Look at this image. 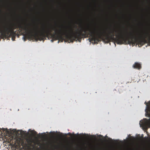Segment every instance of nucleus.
I'll use <instances>...</instances> for the list:
<instances>
[{
  "label": "nucleus",
  "mask_w": 150,
  "mask_h": 150,
  "mask_svg": "<svg viewBox=\"0 0 150 150\" xmlns=\"http://www.w3.org/2000/svg\"><path fill=\"white\" fill-rule=\"evenodd\" d=\"M31 133H33V134L35 135L37 134V132L34 130L31 131Z\"/></svg>",
  "instance_id": "11"
},
{
  "label": "nucleus",
  "mask_w": 150,
  "mask_h": 150,
  "mask_svg": "<svg viewBox=\"0 0 150 150\" xmlns=\"http://www.w3.org/2000/svg\"><path fill=\"white\" fill-rule=\"evenodd\" d=\"M145 104L146 106V108L145 109L146 112L150 113V105H148L146 102H145Z\"/></svg>",
  "instance_id": "8"
},
{
  "label": "nucleus",
  "mask_w": 150,
  "mask_h": 150,
  "mask_svg": "<svg viewBox=\"0 0 150 150\" xmlns=\"http://www.w3.org/2000/svg\"><path fill=\"white\" fill-rule=\"evenodd\" d=\"M26 40V39L24 38V40L25 41Z\"/></svg>",
  "instance_id": "14"
},
{
  "label": "nucleus",
  "mask_w": 150,
  "mask_h": 150,
  "mask_svg": "<svg viewBox=\"0 0 150 150\" xmlns=\"http://www.w3.org/2000/svg\"><path fill=\"white\" fill-rule=\"evenodd\" d=\"M18 28L22 30H24L25 31H29L30 29L27 24L19 23L17 25H6L3 26H0V33L1 35L5 38H8L13 37L15 38L16 33L14 30Z\"/></svg>",
  "instance_id": "3"
},
{
  "label": "nucleus",
  "mask_w": 150,
  "mask_h": 150,
  "mask_svg": "<svg viewBox=\"0 0 150 150\" xmlns=\"http://www.w3.org/2000/svg\"><path fill=\"white\" fill-rule=\"evenodd\" d=\"M59 29L56 28L52 27L47 28H43L42 29L43 33L40 34L35 33L33 34L32 33L30 32L27 35L29 39H34L36 41L39 40L41 41L46 39V37L49 38L50 37L52 38L51 42H53L54 40H59L58 43L59 42V40H61L63 42L64 40L63 35L67 32V30L64 28L62 26H59Z\"/></svg>",
  "instance_id": "1"
},
{
  "label": "nucleus",
  "mask_w": 150,
  "mask_h": 150,
  "mask_svg": "<svg viewBox=\"0 0 150 150\" xmlns=\"http://www.w3.org/2000/svg\"><path fill=\"white\" fill-rule=\"evenodd\" d=\"M87 34L91 37V38H88V40L90 42L94 41V42L98 41L99 39H101L104 41H107L108 43L111 40H114L117 44H122V43L125 42L126 40L123 37H117L114 38V33L117 34V31L114 28L112 29L110 28V30L108 32V34L105 35L106 33L101 32L100 30L94 28L93 30H91L88 28L87 30Z\"/></svg>",
  "instance_id": "2"
},
{
  "label": "nucleus",
  "mask_w": 150,
  "mask_h": 150,
  "mask_svg": "<svg viewBox=\"0 0 150 150\" xmlns=\"http://www.w3.org/2000/svg\"><path fill=\"white\" fill-rule=\"evenodd\" d=\"M149 103H150V101H149Z\"/></svg>",
  "instance_id": "15"
},
{
  "label": "nucleus",
  "mask_w": 150,
  "mask_h": 150,
  "mask_svg": "<svg viewBox=\"0 0 150 150\" xmlns=\"http://www.w3.org/2000/svg\"><path fill=\"white\" fill-rule=\"evenodd\" d=\"M133 67L134 69H139L141 67V66L140 63H135L133 66Z\"/></svg>",
  "instance_id": "7"
},
{
  "label": "nucleus",
  "mask_w": 150,
  "mask_h": 150,
  "mask_svg": "<svg viewBox=\"0 0 150 150\" xmlns=\"http://www.w3.org/2000/svg\"><path fill=\"white\" fill-rule=\"evenodd\" d=\"M8 132L7 128H0V135L5 137Z\"/></svg>",
  "instance_id": "6"
},
{
  "label": "nucleus",
  "mask_w": 150,
  "mask_h": 150,
  "mask_svg": "<svg viewBox=\"0 0 150 150\" xmlns=\"http://www.w3.org/2000/svg\"><path fill=\"white\" fill-rule=\"evenodd\" d=\"M15 38H13V37H12V38L13 40H15Z\"/></svg>",
  "instance_id": "12"
},
{
  "label": "nucleus",
  "mask_w": 150,
  "mask_h": 150,
  "mask_svg": "<svg viewBox=\"0 0 150 150\" xmlns=\"http://www.w3.org/2000/svg\"><path fill=\"white\" fill-rule=\"evenodd\" d=\"M146 33L143 32L139 33L137 34V35L138 36L139 38H137L136 37L134 38V40L133 35H132L131 34V35L132 37L130 38V40L129 38H128L127 37V36L128 35V33L127 30H120L119 32H117V34H119V35L117 37H123L126 40L125 42L122 43V44H127V41L128 44L133 43L135 42H137V44L138 45H140V46L142 47L143 45H144L145 43H146L148 42L149 44L148 40V41L146 40ZM150 39V37L148 39L149 40Z\"/></svg>",
  "instance_id": "4"
},
{
  "label": "nucleus",
  "mask_w": 150,
  "mask_h": 150,
  "mask_svg": "<svg viewBox=\"0 0 150 150\" xmlns=\"http://www.w3.org/2000/svg\"><path fill=\"white\" fill-rule=\"evenodd\" d=\"M88 37V34H87L86 30L83 29H81L79 32H77L73 35L66 34L65 36V38L67 40H69L72 42H73L74 41L77 40L80 42L82 38H86Z\"/></svg>",
  "instance_id": "5"
},
{
  "label": "nucleus",
  "mask_w": 150,
  "mask_h": 150,
  "mask_svg": "<svg viewBox=\"0 0 150 150\" xmlns=\"http://www.w3.org/2000/svg\"><path fill=\"white\" fill-rule=\"evenodd\" d=\"M27 143L29 145H30V144L31 143V139H26Z\"/></svg>",
  "instance_id": "9"
},
{
  "label": "nucleus",
  "mask_w": 150,
  "mask_h": 150,
  "mask_svg": "<svg viewBox=\"0 0 150 150\" xmlns=\"http://www.w3.org/2000/svg\"><path fill=\"white\" fill-rule=\"evenodd\" d=\"M145 120H146V123L148 125H150V119H149L148 120H147V119H145Z\"/></svg>",
  "instance_id": "10"
},
{
  "label": "nucleus",
  "mask_w": 150,
  "mask_h": 150,
  "mask_svg": "<svg viewBox=\"0 0 150 150\" xmlns=\"http://www.w3.org/2000/svg\"><path fill=\"white\" fill-rule=\"evenodd\" d=\"M148 41L149 43V45H150V39L148 40Z\"/></svg>",
  "instance_id": "13"
}]
</instances>
